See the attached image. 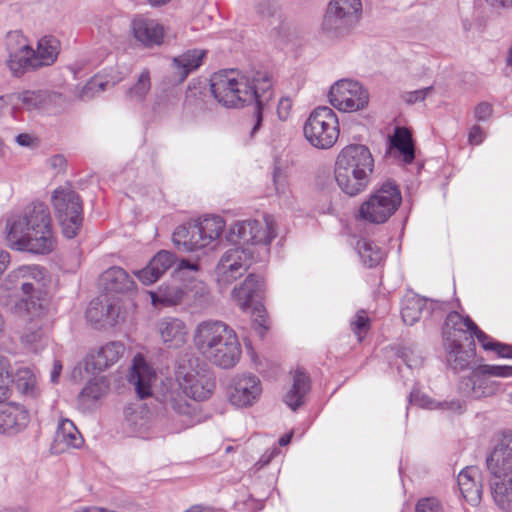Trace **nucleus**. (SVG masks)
I'll list each match as a JSON object with an SVG mask.
<instances>
[{
	"instance_id": "1",
	"label": "nucleus",
	"mask_w": 512,
	"mask_h": 512,
	"mask_svg": "<svg viewBox=\"0 0 512 512\" xmlns=\"http://www.w3.org/2000/svg\"><path fill=\"white\" fill-rule=\"evenodd\" d=\"M6 239L19 251L48 254L56 247L49 210L43 204L25 208L7 220Z\"/></svg>"
},
{
	"instance_id": "2",
	"label": "nucleus",
	"mask_w": 512,
	"mask_h": 512,
	"mask_svg": "<svg viewBox=\"0 0 512 512\" xmlns=\"http://www.w3.org/2000/svg\"><path fill=\"white\" fill-rule=\"evenodd\" d=\"M374 169L370 150L360 144L344 147L336 160L335 178L339 187L354 196L363 191L369 183Z\"/></svg>"
},
{
	"instance_id": "3",
	"label": "nucleus",
	"mask_w": 512,
	"mask_h": 512,
	"mask_svg": "<svg viewBox=\"0 0 512 512\" xmlns=\"http://www.w3.org/2000/svg\"><path fill=\"white\" fill-rule=\"evenodd\" d=\"M493 474L491 482L495 502L504 510H512V431L495 435L493 450L487 458Z\"/></svg>"
},
{
	"instance_id": "4",
	"label": "nucleus",
	"mask_w": 512,
	"mask_h": 512,
	"mask_svg": "<svg viewBox=\"0 0 512 512\" xmlns=\"http://www.w3.org/2000/svg\"><path fill=\"white\" fill-rule=\"evenodd\" d=\"M211 92L217 102L228 108H239L252 102L246 74L238 70H223L211 78Z\"/></svg>"
},
{
	"instance_id": "5",
	"label": "nucleus",
	"mask_w": 512,
	"mask_h": 512,
	"mask_svg": "<svg viewBox=\"0 0 512 512\" xmlns=\"http://www.w3.org/2000/svg\"><path fill=\"white\" fill-rule=\"evenodd\" d=\"M402 202L400 189L393 182H385L359 207V218L374 224L386 222Z\"/></svg>"
},
{
	"instance_id": "6",
	"label": "nucleus",
	"mask_w": 512,
	"mask_h": 512,
	"mask_svg": "<svg viewBox=\"0 0 512 512\" xmlns=\"http://www.w3.org/2000/svg\"><path fill=\"white\" fill-rule=\"evenodd\" d=\"M303 132L312 146L329 149L335 145L340 135L338 116L327 106L317 107L307 118Z\"/></svg>"
},
{
	"instance_id": "7",
	"label": "nucleus",
	"mask_w": 512,
	"mask_h": 512,
	"mask_svg": "<svg viewBox=\"0 0 512 512\" xmlns=\"http://www.w3.org/2000/svg\"><path fill=\"white\" fill-rule=\"evenodd\" d=\"M363 14L361 0H330L325 15V28L335 37L352 35Z\"/></svg>"
},
{
	"instance_id": "8",
	"label": "nucleus",
	"mask_w": 512,
	"mask_h": 512,
	"mask_svg": "<svg viewBox=\"0 0 512 512\" xmlns=\"http://www.w3.org/2000/svg\"><path fill=\"white\" fill-rule=\"evenodd\" d=\"M263 282L250 275L233 290V298L243 311L251 310L253 321L257 324L260 335L269 329V320L262 300Z\"/></svg>"
},
{
	"instance_id": "9",
	"label": "nucleus",
	"mask_w": 512,
	"mask_h": 512,
	"mask_svg": "<svg viewBox=\"0 0 512 512\" xmlns=\"http://www.w3.org/2000/svg\"><path fill=\"white\" fill-rule=\"evenodd\" d=\"M329 102L338 111L354 113L368 107L370 94L359 82L343 79L331 86Z\"/></svg>"
},
{
	"instance_id": "10",
	"label": "nucleus",
	"mask_w": 512,
	"mask_h": 512,
	"mask_svg": "<svg viewBox=\"0 0 512 512\" xmlns=\"http://www.w3.org/2000/svg\"><path fill=\"white\" fill-rule=\"evenodd\" d=\"M52 203L64 235L67 238L75 237L82 225V204L78 194L71 189H57Z\"/></svg>"
},
{
	"instance_id": "11",
	"label": "nucleus",
	"mask_w": 512,
	"mask_h": 512,
	"mask_svg": "<svg viewBox=\"0 0 512 512\" xmlns=\"http://www.w3.org/2000/svg\"><path fill=\"white\" fill-rule=\"evenodd\" d=\"M59 49L60 43L56 38L45 36L38 42L36 51L25 45L18 53L12 55L9 66L18 73L27 67L50 65L57 59Z\"/></svg>"
},
{
	"instance_id": "12",
	"label": "nucleus",
	"mask_w": 512,
	"mask_h": 512,
	"mask_svg": "<svg viewBox=\"0 0 512 512\" xmlns=\"http://www.w3.org/2000/svg\"><path fill=\"white\" fill-rule=\"evenodd\" d=\"M276 222L270 215L235 223L230 240L238 244H269L276 236Z\"/></svg>"
},
{
	"instance_id": "13",
	"label": "nucleus",
	"mask_w": 512,
	"mask_h": 512,
	"mask_svg": "<svg viewBox=\"0 0 512 512\" xmlns=\"http://www.w3.org/2000/svg\"><path fill=\"white\" fill-rule=\"evenodd\" d=\"M205 287L200 282L185 285L184 288L174 285L160 287L157 292H150L152 303L155 307H171L181 304L183 301L195 303L198 298L205 295Z\"/></svg>"
},
{
	"instance_id": "14",
	"label": "nucleus",
	"mask_w": 512,
	"mask_h": 512,
	"mask_svg": "<svg viewBox=\"0 0 512 512\" xmlns=\"http://www.w3.org/2000/svg\"><path fill=\"white\" fill-rule=\"evenodd\" d=\"M249 80V88L252 90V102L257 101L258 107L254 114L255 125L252 133H254L262 122V114L260 106L268 101L273 95L274 76L269 70H257L246 74Z\"/></svg>"
},
{
	"instance_id": "15",
	"label": "nucleus",
	"mask_w": 512,
	"mask_h": 512,
	"mask_svg": "<svg viewBox=\"0 0 512 512\" xmlns=\"http://www.w3.org/2000/svg\"><path fill=\"white\" fill-rule=\"evenodd\" d=\"M212 349L214 351L208 353L205 358L224 368L234 366L241 355L238 337L231 328L224 333L220 341H217Z\"/></svg>"
},
{
	"instance_id": "16",
	"label": "nucleus",
	"mask_w": 512,
	"mask_h": 512,
	"mask_svg": "<svg viewBox=\"0 0 512 512\" xmlns=\"http://www.w3.org/2000/svg\"><path fill=\"white\" fill-rule=\"evenodd\" d=\"M230 327L221 321H203L195 329L193 334V343L195 348L204 357L214 351L212 348L217 341H220L224 333Z\"/></svg>"
},
{
	"instance_id": "17",
	"label": "nucleus",
	"mask_w": 512,
	"mask_h": 512,
	"mask_svg": "<svg viewBox=\"0 0 512 512\" xmlns=\"http://www.w3.org/2000/svg\"><path fill=\"white\" fill-rule=\"evenodd\" d=\"M179 385L183 392L195 400H205L210 397L214 389V383L205 372L197 370L180 371Z\"/></svg>"
},
{
	"instance_id": "18",
	"label": "nucleus",
	"mask_w": 512,
	"mask_h": 512,
	"mask_svg": "<svg viewBox=\"0 0 512 512\" xmlns=\"http://www.w3.org/2000/svg\"><path fill=\"white\" fill-rule=\"evenodd\" d=\"M134 38L145 47L159 46L164 43L166 31L155 19L137 16L132 21Z\"/></svg>"
},
{
	"instance_id": "19",
	"label": "nucleus",
	"mask_w": 512,
	"mask_h": 512,
	"mask_svg": "<svg viewBox=\"0 0 512 512\" xmlns=\"http://www.w3.org/2000/svg\"><path fill=\"white\" fill-rule=\"evenodd\" d=\"M261 391V384L256 376H243L236 380L229 393V399L237 407H247L256 401Z\"/></svg>"
},
{
	"instance_id": "20",
	"label": "nucleus",
	"mask_w": 512,
	"mask_h": 512,
	"mask_svg": "<svg viewBox=\"0 0 512 512\" xmlns=\"http://www.w3.org/2000/svg\"><path fill=\"white\" fill-rule=\"evenodd\" d=\"M156 374L141 354L133 359L132 371L129 381L135 386L139 398L143 399L152 395V384Z\"/></svg>"
},
{
	"instance_id": "21",
	"label": "nucleus",
	"mask_w": 512,
	"mask_h": 512,
	"mask_svg": "<svg viewBox=\"0 0 512 512\" xmlns=\"http://www.w3.org/2000/svg\"><path fill=\"white\" fill-rule=\"evenodd\" d=\"M458 486L463 499L470 505L475 506L481 500L482 487L480 483V472L475 467H467L458 475Z\"/></svg>"
},
{
	"instance_id": "22",
	"label": "nucleus",
	"mask_w": 512,
	"mask_h": 512,
	"mask_svg": "<svg viewBox=\"0 0 512 512\" xmlns=\"http://www.w3.org/2000/svg\"><path fill=\"white\" fill-rule=\"evenodd\" d=\"M390 153L400 157L405 163L410 164L415 159V145L412 132L406 127H397L389 138Z\"/></svg>"
},
{
	"instance_id": "23",
	"label": "nucleus",
	"mask_w": 512,
	"mask_h": 512,
	"mask_svg": "<svg viewBox=\"0 0 512 512\" xmlns=\"http://www.w3.org/2000/svg\"><path fill=\"white\" fill-rule=\"evenodd\" d=\"M174 255L168 251H160L141 271L137 277L145 285L155 283L174 263Z\"/></svg>"
},
{
	"instance_id": "24",
	"label": "nucleus",
	"mask_w": 512,
	"mask_h": 512,
	"mask_svg": "<svg viewBox=\"0 0 512 512\" xmlns=\"http://www.w3.org/2000/svg\"><path fill=\"white\" fill-rule=\"evenodd\" d=\"M173 241L182 251H195L205 247L201 230L195 221L179 226L173 234Z\"/></svg>"
},
{
	"instance_id": "25",
	"label": "nucleus",
	"mask_w": 512,
	"mask_h": 512,
	"mask_svg": "<svg viewBox=\"0 0 512 512\" xmlns=\"http://www.w3.org/2000/svg\"><path fill=\"white\" fill-rule=\"evenodd\" d=\"M309 390L310 379L308 375L301 370H296L293 373L292 388L286 393L284 401L291 409L296 410L303 404Z\"/></svg>"
},
{
	"instance_id": "26",
	"label": "nucleus",
	"mask_w": 512,
	"mask_h": 512,
	"mask_svg": "<svg viewBox=\"0 0 512 512\" xmlns=\"http://www.w3.org/2000/svg\"><path fill=\"white\" fill-rule=\"evenodd\" d=\"M205 58L206 51L199 49L189 50L179 57L174 58L173 64L180 81H184L192 71L198 69Z\"/></svg>"
},
{
	"instance_id": "27",
	"label": "nucleus",
	"mask_w": 512,
	"mask_h": 512,
	"mask_svg": "<svg viewBox=\"0 0 512 512\" xmlns=\"http://www.w3.org/2000/svg\"><path fill=\"white\" fill-rule=\"evenodd\" d=\"M187 334L186 325L179 319L165 320L160 324L161 338L170 347H178L185 343Z\"/></svg>"
},
{
	"instance_id": "28",
	"label": "nucleus",
	"mask_w": 512,
	"mask_h": 512,
	"mask_svg": "<svg viewBox=\"0 0 512 512\" xmlns=\"http://www.w3.org/2000/svg\"><path fill=\"white\" fill-rule=\"evenodd\" d=\"M124 346L121 343L112 342L102 347L92 356L91 365L94 370H105L116 363L124 353Z\"/></svg>"
},
{
	"instance_id": "29",
	"label": "nucleus",
	"mask_w": 512,
	"mask_h": 512,
	"mask_svg": "<svg viewBox=\"0 0 512 512\" xmlns=\"http://www.w3.org/2000/svg\"><path fill=\"white\" fill-rule=\"evenodd\" d=\"M247 253L242 248H235L230 250L222 260V269L224 270L225 281L235 279L236 273L243 269L245 270L247 264Z\"/></svg>"
},
{
	"instance_id": "30",
	"label": "nucleus",
	"mask_w": 512,
	"mask_h": 512,
	"mask_svg": "<svg viewBox=\"0 0 512 512\" xmlns=\"http://www.w3.org/2000/svg\"><path fill=\"white\" fill-rule=\"evenodd\" d=\"M201 230L205 247L216 240L223 232L225 224L219 216H208L200 221H195Z\"/></svg>"
},
{
	"instance_id": "31",
	"label": "nucleus",
	"mask_w": 512,
	"mask_h": 512,
	"mask_svg": "<svg viewBox=\"0 0 512 512\" xmlns=\"http://www.w3.org/2000/svg\"><path fill=\"white\" fill-rule=\"evenodd\" d=\"M103 281L109 291L124 292L133 286V282L129 279L128 274L119 267L107 270L103 274Z\"/></svg>"
},
{
	"instance_id": "32",
	"label": "nucleus",
	"mask_w": 512,
	"mask_h": 512,
	"mask_svg": "<svg viewBox=\"0 0 512 512\" xmlns=\"http://www.w3.org/2000/svg\"><path fill=\"white\" fill-rule=\"evenodd\" d=\"M357 247L362 260L369 267L377 266L385 259V251L372 240L362 239Z\"/></svg>"
},
{
	"instance_id": "33",
	"label": "nucleus",
	"mask_w": 512,
	"mask_h": 512,
	"mask_svg": "<svg viewBox=\"0 0 512 512\" xmlns=\"http://www.w3.org/2000/svg\"><path fill=\"white\" fill-rule=\"evenodd\" d=\"M26 413L19 407L8 405L0 411V430L14 429L26 420Z\"/></svg>"
},
{
	"instance_id": "34",
	"label": "nucleus",
	"mask_w": 512,
	"mask_h": 512,
	"mask_svg": "<svg viewBox=\"0 0 512 512\" xmlns=\"http://www.w3.org/2000/svg\"><path fill=\"white\" fill-rule=\"evenodd\" d=\"M472 336L476 337V339L485 350L494 351L499 357L502 358H512V345L502 344L493 340L481 329H479L478 326L473 332Z\"/></svg>"
},
{
	"instance_id": "35",
	"label": "nucleus",
	"mask_w": 512,
	"mask_h": 512,
	"mask_svg": "<svg viewBox=\"0 0 512 512\" xmlns=\"http://www.w3.org/2000/svg\"><path fill=\"white\" fill-rule=\"evenodd\" d=\"M16 388L25 395L34 396L37 394V379L29 368H20L13 379Z\"/></svg>"
},
{
	"instance_id": "36",
	"label": "nucleus",
	"mask_w": 512,
	"mask_h": 512,
	"mask_svg": "<svg viewBox=\"0 0 512 512\" xmlns=\"http://www.w3.org/2000/svg\"><path fill=\"white\" fill-rule=\"evenodd\" d=\"M446 327L458 332H468L472 335L477 325L469 317H464L458 312H452L447 317Z\"/></svg>"
},
{
	"instance_id": "37",
	"label": "nucleus",
	"mask_w": 512,
	"mask_h": 512,
	"mask_svg": "<svg viewBox=\"0 0 512 512\" xmlns=\"http://www.w3.org/2000/svg\"><path fill=\"white\" fill-rule=\"evenodd\" d=\"M57 438L64 442L67 446L76 447L79 445V431L74 423L70 420H63L57 432Z\"/></svg>"
},
{
	"instance_id": "38",
	"label": "nucleus",
	"mask_w": 512,
	"mask_h": 512,
	"mask_svg": "<svg viewBox=\"0 0 512 512\" xmlns=\"http://www.w3.org/2000/svg\"><path fill=\"white\" fill-rule=\"evenodd\" d=\"M11 383L13 378L10 373V363L6 358L0 357V402L8 399Z\"/></svg>"
},
{
	"instance_id": "39",
	"label": "nucleus",
	"mask_w": 512,
	"mask_h": 512,
	"mask_svg": "<svg viewBox=\"0 0 512 512\" xmlns=\"http://www.w3.org/2000/svg\"><path fill=\"white\" fill-rule=\"evenodd\" d=\"M453 350L449 353V361L452 363L453 368L456 370H464L469 366L471 358L474 357L475 349L471 352L462 351L460 345L453 344Z\"/></svg>"
},
{
	"instance_id": "40",
	"label": "nucleus",
	"mask_w": 512,
	"mask_h": 512,
	"mask_svg": "<svg viewBox=\"0 0 512 512\" xmlns=\"http://www.w3.org/2000/svg\"><path fill=\"white\" fill-rule=\"evenodd\" d=\"M151 87L150 75L148 71H143L137 82L129 90V96L135 99H142L149 92Z\"/></svg>"
},
{
	"instance_id": "41",
	"label": "nucleus",
	"mask_w": 512,
	"mask_h": 512,
	"mask_svg": "<svg viewBox=\"0 0 512 512\" xmlns=\"http://www.w3.org/2000/svg\"><path fill=\"white\" fill-rule=\"evenodd\" d=\"M479 373L493 377L508 378L512 377V366L482 365L479 367Z\"/></svg>"
},
{
	"instance_id": "42",
	"label": "nucleus",
	"mask_w": 512,
	"mask_h": 512,
	"mask_svg": "<svg viewBox=\"0 0 512 512\" xmlns=\"http://www.w3.org/2000/svg\"><path fill=\"white\" fill-rule=\"evenodd\" d=\"M416 512H443L440 501L434 497L422 498L416 504Z\"/></svg>"
},
{
	"instance_id": "43",
	"label": "nucleus",
	"mask_w": 512,
	"mask_h": 512,
	"mask_svg": "<svg viewBox=\"0 0 512 512\" xmlns=\"http://www.w3.org/2000/svg\"><path fill=\"white\" fill-rule=\"evenodd\" d=\"M23 292L28 296L27 299L23 300V304L27 312L36 313L38 310L42 309L41 304L37 303L34 300V297L31 295L33 291V287L30 283H24L22 286Z\"/></svg>"
},
{
	"instance_id": "44",
	"label": "nucleus",
	"mask_w": 512,
	"mask_h": 512,
	"mask_svg": "<svg viewBox=\"0 0 512 512\" xmlns=\"http://www.w3.org/2000/svg\"><path fill=\"white\" fill-rule=\"evenodd\" d=\"M353 327L360 339L367 333L370 328V319L365 312L362 311L356 315Z\"/></svg>"
},
{
	"instance_id": "45",
	"label": "nucleus",
	"mask_w": 512,
	"mask_h": 512,
	"mask_svg": "<svg viewBox=\"0 0 512 512\" xmlns=\"http://www.w3.org/2000/svg\"><path fill=\"white\" fill-rule=\"evenodd\" d=\"M420 317V310L416 303L410 302L404 308H402L403 321L409 325H412Z\"/></svg>"
},
{
	"instance_id": "46",
	"label": "nucleus",
	"mask_w": 512,
	"mask_h": 512,
	"mask_svg": "<svg viewBox=\"0 0 512 512\" xmlns=\"http://www.w3.org/2000/svg\"><path fill=\"white\" fill-rule=\"evenodd\" d=\"M293 108V101L289 97H282L277 106V114L281 120H287Z\"/></svg>"
},
{
	"instance_id": "47",
	"label": "nucleus",
	"mask_w": 512,
	"mask_h": 512,
	"mask_svg": "<svg viewBox=\"0 0 512 512\" xmlns=\"http://www.w3.org/2000/svg\"><path fill=\"white\" fill-rule=\"evenodd\" d=\"M485 139V132L484 130L478 126L474 125L468 135V142L470 145H479L481 144Z\"/></svg>"
},
{
	"instance_id": "48",
	"label": "nucleus",
	"mask_w": 512,
	"mask_h": 512,
	"mask_svg": "<svg viewBox=\"0 0 512 512\" xmlns=\"http://www.w3.org/2000/svg\"><path fill=\"white\" fill-rule=\"evenodd\" d=\"M493 107L488 102H481L475 107V117L478 120H486L492 115Z\"/></svg>"
},
{
	"instance_id": "49",
	"label": "nucleus",
	"mask_w": 512,
	"mask_h": 512,
	"mask_svg": "<svg viewBox=\"0 0 512 512\" xmlns=\"http://www.w3.org/2000/svg\"><path fill=\"white\" fill-rule=\"evenodd\" d=\"M17 142L22 146H30L37 142V139L30 134H20L17 137Z\"/></svg>"
},
{
	"instance_id": "50",
	"label": "nucleus",
	"mask_w": 512,
	"mask_h": 512,
	"mask_svg": "<svg viewBox=\"0 0 512 512\" xmlns=\"http://www.w3.org/2000/svg\"><path fill=\"white\" fill-rule=\"evenodd\" d=\"M99 303L92 302L87 310V316L91 321H99V318L97 317V310H98Z\"/></svg>"
},
{
	"instance_id": "51",
	"label": "nucleus",
	"mask_w": 512,
	"mask_h": 512,
	"mask_svg": "<svg viewBox=\"0 0 512 512\" xmlns=\"http://www.w3.org/2000/svg\"><path fill=\"white\" fill-rule=\"evenodd\" d=\"M9 262V254L5 251H0V273H2Z\"/></svg>"
},
{
	"instance_id": "52",
	"label": "nucleus",
	"mask_w": 512,
	"mask_h": 512,
	"mask_svg": "<svg viewBox=\"0 0 512 512\" xmlns=\"http://www.w3.org/2000/svg\"><path fill=\"white\" fill-rule=\"evenodd\" d=\"M292 437H293V432L292 431L284 434L279 439V445L280 446H287L291 442Z\"/></svg>"
},
{
	"instance_id": "53",
	"label": "nucleus",
	"mask_w": 512,
	"mask_h": 512,
	"mask_svg": "<svg viewBox=\"0 0 512 512\" xmlns=\"http://www.w3.org/2000/svg\"><path fill=\"white\" fill-rule=\"evenodd\" d=\"M178 269L179 270H183V269H192V270H197L198 269V266L196 264H190L188 261L186 260H182L178 266Z\"/></svg>"
},
{
	"instance_id": "54",
	"label": "nucleus",
	"mask_w": 512,
	"mask_h": 512,
	"mask_svg": "<svg viewBox=\"0 0 512 512\" xmlns=\"http://www.w3.org/2000/svg\"><path fill=\"white\" fill-rule=\"evenodd\" d=\"M20 273H22V275L24 276L25 273H30V274H41V271L39 269H37L36 267H24V268H21L19 270Z\"/></svg>"
},
{
	"instance_id": "55",
	"label": "nucleus",
	"mask_w": 512,
	"mask_h": 512,
	"mask_svg": "<svg viewBox=\"0 0 512 512\" xmlns=\"http://www.w3.org/2000/svg\"><path fill=\"white\" fill-rule=\"evenodd\" d=\"M152 6H162L169 3L171 0H147Z\"/></svg>"
},
{
	"instance_id": "56",
	"label": "nucleus",
	"mask_w": 512,
	"mask_h": 512,
	"mask_svg": "<svg viewBox=\"0 0 512 512\" xmlns=\"http://www.w3.org/2000/svg\"><path fill=\"white\" fill-rule=\"evenodd\" d=\"M61 369H62L61 364H59V363H55V365H54V371H53V374H52L53 381H56V378H57V377H58V375L60 374Z\"/></svg>"
},
{
	"instance_id": "57",
	"label": "nucleus",
	"mask_w": 512,
	"mask_h": 512,
	"mask_svg": "<svg viewBox=\"0 0 512 512\" xmlns=\"http://www.w3.org/2000/svg\"><path fill=\"white\" fill-rule=\"evenodd\" d=\"M32 96H33V93H28V92L25 93L22 98L23 103H26V101H28Z\"/></svg>"
},
{
	"instance_id": "58",
	"label": "nucleus",
	"mask_w": 512,
	"mask_h": 512,
	"mask_svg": "<svg viewBox=\"0 0 512 512\" xmlns=\"http://www.w3.org/2000/svg\"><path fill=\"white\" fill-rule=\"evenodd\" d=\"M507 63H508V65L512 66V49L510 50V53H509V56L507 59Z\"/></svg>"
},
{
	"instance_id": "59",
	"label": "nucleus",
	"mask_w": 512,
	"mask_h": 512,
	"mask_svg": "<svg viewBox=\"0 0 512 512\" xmlns=\"http://www.w3.org/2000/svg\"><path fill=\"white\" fill-rule=\"evenodd\" d=\"M447 335H452V333L450 331H446L445 332Z\"/></svg>"
}]
</instances>
